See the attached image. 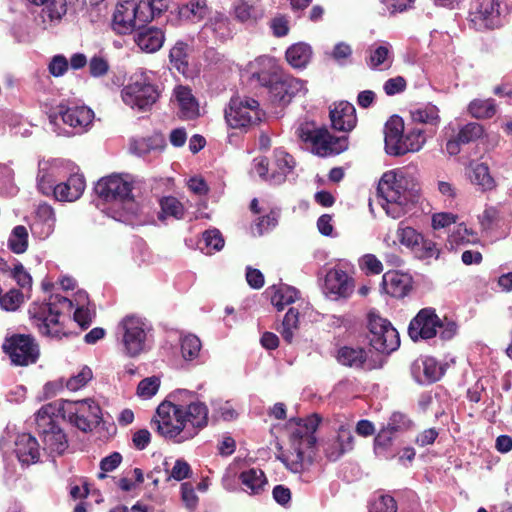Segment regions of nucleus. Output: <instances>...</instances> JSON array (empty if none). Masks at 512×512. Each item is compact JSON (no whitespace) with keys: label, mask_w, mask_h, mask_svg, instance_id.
Returning <instances> with one entry per match:
<instances>
[{"label":"nucleus","mask_w":512,"mask_h":512,"mask_svg":"<svg viewBox=\"0 0 512 512\" xmlns=\"http://www.w3.org/2000/svg\"><path fill=\"white\" fill-rule=\"evenodd\" d=\"M317 423L313 420L290 419L288 422L290 450L279 459L288 470L301 473L312 463L316 445Z\"/></svg>","instance_id":"39448f33"},{"label":"nucleus","mask_w":512,"mask_h":512,"mask_svg":"<svg viewBox=\"0 0 512 512\" xmlns=\"http://www.w3.org/2000/svg\"><path fill=\"white\" fill-rule=\"evenodd\" d=\"M160 207L162 215L165 217H173L180 220L185 216V207L176 197H163L160 200Z\"/></svg>","instance_id":"a18cd8bd"},{"label":"nucleus","mask_w":512,"mask_h":512,"mask_svg":"<svg viewBox=\"0 0 512 512\" xmlns=\"http://www.w3.org/2000/svg\"><path fill=\"white\" fill-rule=\"evenodd\" d=\"M67 401L64 403H48L42 406L35 414V421L37 428L47 427L56 425L54 417L62 415L63 418H67V413H64V409H67Z\"/></svg>","instance_id":"c9c22d12"},{"label":"nucleus","mask_w":512,"mask_h":512,"mask_svg":"<svg viewBox=\"0 0 512 512\" xmlns=\"http://www.w3.org/2000/svg\"><path fill=\"white\" fill-rule=\"evenodd\" d=\"M173 96L179 106V114L182 119L192 120L199 117V104L189 87L183 85L176 86Z\"/></svg>","instance_id":"393cba45"},{"label":"nucleus","mask_w":512,"mask_h":512,"mask_svg":"<svg viewBox=\"0 0 512 512\" xmlns=\"http://www.w3.org/2000/svg\"><path fill=\"white\" fill-rule=\"evenodd\" d=\"M74 306L76 308L89 307V298L86 291H78L73 300L58 294L52 295L48 303H34L29 308V314L32 324L40 334L60 339L66 335L60 321V315L64 312H70Z\"/></svg>","instance_id":"20e7f679"},{"label":"nucleus","mask_w":512,"mask_h":512,"mask_svg":"<svg viewBox=\"0 0 512 512\" xmlns=\"http://www.w3.org/2000/svg\"><path fill=\"white\" fill-rule=\"evenodd\" d=\"M92 376V370L89 367L84 366L78 374L69 378L66 386L71 391H77L84 387L92 379Z\"/></svg>","instance_id":"13d9d810"},{"label":"nucleus","mask_w":512,"mask_h":512,"mask_svg":"<svg viewBox=\"0 0 512 512\" xmlns=\"http://www.w3.org/2000/svg\"><path fill=\"white\" fill-rule=\"evenodd\" d=\"M352 47L346 42H338L334 45L332 51L330 52V57L339 65V66H347L352 64Z\"/></svg>","instance_id":"603ef678"},{"label":"nucleus","mask_w":512,"mask_h":512,"mask_svg":"<svg viewBox=\"0 0 512 512\" xmlns=\"http://www.w3.org/2000/svg\"><path fill=\"white\" fill-rule=\"evenodd\" d=\"M269 26L275 37H284L289 33V20L285 15H277L269 22Z\"/></svg>","instance_id":"0e129e2a"},{"label":"nucleus","mask_w":512,"mask_h":512,"mask_svg":"<svg viewBox=\"0 0 512 512\" xmlns=\"http://www.w3.org/2000/svg\"><path fill=\"white\" fill-rule=\"evenodd\" d=\"M467 171L471 183L478 186L481 191H491L496 187V181L491 176L486 163L472 161Z\"/></svg>","instance_id":"7c9ffc66"},{"label":"nucleus","mask_w":512,"mask_h":512,"mask_svg":"<svg viewBox=\"0 0 512 512\" xmlns=\"http://www.w3.org/2000/svg\"><path fill=\"white\" fill-rule=\"evenodd\" d=\"M170 397L175 402L164 401L157 408V431L166 439L182 443L194 438L208 425L209 410L186 389H179Z\"/></svg>","instance_id":"f257e3e1"},{"label":"nucleus","mask_w":512,"mask_h":512,"mask_svg":"<svg viewBox=\"0 0 512 512\" xmlns=\"http://www.w3.org/2000/svg\"><path fill=\"white\" fill-rule=\"evenodd\" d=\"M478 220L481 231L489 234L500 225V209L497 206H486Z\"/></svg>","instance_id":"a19ab883"},{"label":"nucleus","mask_w":512,"mask_h":512,"mask_svg":"<svg viewBox=\"0 0 512 512\" xmlns=\"http://www.w3.org/2000/svg\"><path fill=\"white\" fill-rule=\"evenodd\" d=\"M330 120L335 130L349 132L357 123L356 109L353 104L341 101L330 110Z\"/></svg>","instance_id":"b1692460"},{"label":"nucleus","mask_w":512,"mask_h":512,"mask_svg":"<svg viewBox=\"0 0 512 512\" xmlns=\"http://www.w3.org/2000/svg\"><path fill=\"white\" fill-rule=\"evenodd\" d=\"M2 348L17 366L34 364L40 356L39 346L31 335L15 334L5 340Z\"/></svg>","instance_id":"4468645a"},{"label":"nucleus","mask_w":512,"mask_h":512,"mask_svg":"<svg viewBox=\"0 0 512 512\" xmlns=\"http://www.w3.org/2000/svg\"><path fill=\"white\" fill-rule=\"evenodd\" d=\"M411 252L420 260L438 259L440 256V249L436 243L424 235H422V240H419Z\"/></svg>","instance_id":"79ce46f5"},{"label":"nucleus","mask_w":512,"mask_h":512,"mask_svg":"<svg viewBox=\"0 0 512 512\" xmlns=\"http://www.w3.org/2000/svg\"><path fill=\"white\" fill-rule=\"evenodd\" d=\"M69 422L83 432L92 431L102 420L100 406L92 399L66 402Z\"/></svg>","instance_id":"ddd939ff"},{"label":"nucleus","mask_w":512,"mask_h":512,"mask_svg":"<svg viewBox=\"0 0 512 512\" xmlns=\"http://www.w3.org/2000/svg\"><path fill=\"white\" fill-rule=\"evenodd\" d=\"M425 142L424 131L419 128H412L404 135L400 145V148L403 150L401 156L408 152L419 151L424 146Z\"/></svg>","instance_id":"ea45409f"},{"label":"nucleus","mask_w":512,"mask_h":512,"mask_svg":"<svg viewBox=\"0 0 512 512\" xmlns=\"http://www.w3.org/2000/svg\"><path fill=\"white\" fill-rule=\"evenodd\" d=\"M85 189V179L82 175H71L66 182L54 187V196L60 201H75L80 198Z\"/></svg>","instance_id":"c756f323"},{"label":"nucleus","mask_w":512,"mask_h":512,"mask_svg":"<svg viewBox=\"0 0 512 512\" xmlns=\"http://www.w3.org/2000/svg\"><path fill=\"white\" fill-rule=\"evenodd\" d=\"M200 339L193 334L185 335L181 338V353L185 360H194L198 357L201 350Z\"/></svg>","instance_id":"09e8293b"},{"label":"nucleus","mask_w":512,"mask_h":512,"mask_svg":"<svg viewBox=\"0 0 512 512\" xmlns=\"http://www.w3.org/2000/svg\"><path fill=\"white\" fill-rule=\"evenodd\" d=\"M37 186L43 195L54 194L55 179L53 175L45 168H40L37 176Z\"/></svg>","instance_id":"bf43d9fd"},{"label":"nucleus","mask_w":512,"mask_h":512,"mask_svg":"<svg viewBox=\"0 0 512 512\" xmlns=\"http://www.w3.org/2000/svg\"><path fill=\"white\" fill-rule=\"evenodd\" d=\"M95 316H96L95 309L90 308V307L76 308L75 312H74V320L83 329H86L91 325Z\"/></svg>","instance_id":"338daca9"},{"label":"nucleus","mask_w":512,"mask_h":512,"mask_svg":"<svg viewBox=\"0 0 512 512\" xmlns=\"http://www.w3.org/2000/svg\"><path fill=\"white\" fill-rule=\"evenodd\" d=\"M190 474V465L183 459H177L167 480L174 479L176 481H182L190 477Z\"/></svg>","instance_id":"69168bd1"},{"label":"nucleus","mask_w":512,"mask_h":512,"mask_svg":"<svg viewBox=\"0 0 512 512\" xmlns=\"http://www.w3.org/2000/svg\"><path fill=\"white\" fill-rule=\"evenodd\" d=\"M305 81L287 74L272 56L258 57V87L260 95L273 108H284L299 93L305 94Z\"/></svg>","instance_id":"f03ea898"},{"label":"nucleus","mask_w":512,"mask_h":512,"mask_svg":"<svg viewBox=\"0 0 512 512\" xmlns=\"http://www.w3.org/2000/svg\"><path fill=\"white\" fill-rule=\"evenodd\" d=\"M366 58L367 66L372 70H383L389 68L393 61V53L388 43L377 47H370Z\"/></svg>","instance_id":"f704fd0d"},{"label":"nucleus","mask_w":512,"mask_h":512,"mask_svg":"<svg viewBox=\"0 0 512 512\" xmlns=\"http://www.w3.org/2000/svg\"><path fill=\"white\" fill-rule=\"evenodd\" d=\"M484 128L481 124L470 122L462 126L456 137L460 143L468 144L482 137Z\"/></svg>","instance_id":"8fccbe9b"},{"label":"nucleus","mask_w":512,"mask_h":512,"mask_svg":"<svg viewBox=\"0 0 512 512\" xmlns=\"http://www.w3.org/2000/svg\"><path fill=\"white\" fill-rule=\"evenodd\" d=\"M353 288L352 279L343 270L332 269L325 277V291L332 299L347 298Z\"/></svg>","instance_id":"6ab92c4d"},{"label":"nucleus","mask_w":512,"mask_h":512,"mask_svg":"<svg viewBox=\"0 0 512 512\" xmlns=\"http://www.w3.org/2000/svg\"><path fill=\"white\" fill-rule=\"evenodd\" d=\"M369 512H397L396 501L390 495H380L370 503Z\"/></svg>","instance_id":"6e6d98bb"},{"label":"nucleus","mask_w":512,"mask_h":512,"mask_svg":"<svg viewBox=\"0 0 512 512\" xmlns=\"http://www.w3.org/2000/svg\"><path fill=\"white\" fill-rule=\"evenodd\" d=\"M165 145V138L161 134H154L147 138L135 140L130 149L137 155H145L151 151L162 150Z\"/></svg>","instance_id":"4c0bfd02"},{"label":"nucleus","mask_w":512,"mask_h":512,"mask_svg":"<svg viewBox=\"0 0 512 512\" xmlns=\"http://www.w3.org/2000/svg\"><path fill=\"white\" fill-rule=\"evenodd\" d=\"M468 111L472 117L477 119H484L493 117L496 113V107L493 99H475L470 102Z\"/></svg>","instance_id":"c03bdc74"},{"label":"nucleus","mask_w":512,"mask_h":512,"mask_svg":"<svg viewBox=\"0 0 512 512\" xmlns=\"http://www.w3.org/2000/svg\"><path fill=\"white\" fill-rule=\"evenodd\" d=\"M161 89L149 73L141 72L130 78L121 90L122 101L138 111L149 110L160 98Z\"/></svg>","instance_id":"1a4fd4ad"},{"label":"nucleus","mask_w":512,"mask_h":512,"mask_svg":"<svg viewBox=\"0 0 512 512\" xmlns=\"http://www.w3.org/2000/svg\"><path fill=\"white\" fill-rule=\"evenodd\" d=\"M396 234L399 242L411 251L417 245L419 240H422L421 233L417 232L410 226H404L403 222L399 223Z\"/></svg>","instance_id":"3c124183"},{"label":"nucleus","mask_w":512,"mask_h":512,"mask_svg":"<svg viewBox=\"0 0 512 512\" xmlns=\"http://www.w3.org/2000/svg\"><path fill=\"white\" fill-rule=\"evenodd\" d=\"M411 420L406 414L401 412H394L389 418L386 428L391 432H398L409 428Z\"/></svg>","instance_id":"e2e57ef3"},{"label":"nucleus","mask_w":512,"mask_h":512,"mask_svg":"<svg viewBox=\"0 0 512 512\" xmlns=\"http://www.w3.org/2000/svg\"><path fill=\"white\" fill-rule=\"evenodd\" d=\"M252 114H256V100L248 96H235L225 109V120L231 128H246L252 123Z\"/></svg>","instance_id":"dca6fc26"},{"label":"nucleus","mask_w":512,"mask_h":512,"mask_svg":"<svg viewBox=\"0 0 512 512\" xmlns=\"http://www.w3.org/2000/svg\"><path fill=\"white\" fill-rule=\"evenodd\" d=\"M299 329V311L293 307L285 314L280 327L277 329L287 344H292Z\"/></svg>","instance_id":"e433bc0d"},{"label":"nucleus","mask_w":512,"mask_h":512,"mask_svg":"<svg viewBox=\"0 0 512 512\" xmlns=\"http://www.w3.org/2000/svg\"><path fill=\"white\" fill-rule=\"evenodd\" d=\"M412 373L418 383H433L442 377L444 368L434 357L426 356L413 363Z\"/></svg>","instance_id":"412c9836"},{"label":"nucleus","mask_w":512,"mask_h":512,"mask_svg":"<svg viewBox=\"0 0 512 512\" xmlns=\"http://www.w3.org/2000/svg\"><path fill=\"white\" fill-rule=\"evenodd\" d=\"M297 140L311 148L312 152L321 157L337 155L348 148L347 137H335L326 128H318L313 121H301L294 127Z\"/></svg>","instance_id":"0eeeda50"},{"label":"nucleus","mask_w":512,"mask_h":512,"mask_svg":"<svg viewBox=\"0 0 512 512\" xmlns=\"http://www.w3.org/2000/svg\"><path fill=\"white\" fill-rule=\"evenodd\" d=\"M24 301V295L17 289H11L0 296V306L6 311H16Z\"/></svg>","instance_id":"5fc2aeb1"},{"label":"nucleus","mask_w":512,"mask_h":512,"mask_svg":"<svg viewBox=\"0 0 512 512\" xmlns=\"http://www.w3.org/2000/svg\"><path fill=\"white\" fill-rule=\"evenodd\" d=\"M392 434L393 432L385 427L376 435L374 439V450L377 455L387 457L385 451L391 445Z\"/></svg>","instance_id":"680f3d73"},{"label":"nucleus","mask_w":512,"mask_h":512,"mask_svg":"<svg viewBox=\"0 0 512 512\" xmlns=\"http://www.w3.org/2000/svg\"><path fill=\"white\" fill-rule=\"evenodd\" d=\"M312 55V47L305 42L292 44L285 53L287 62L295 69H304L309 64Z\"/></svg>","instance_id":"72a5a7b5"},{"label":"nucleus","mask_w":512,"mask_h":512,"mask_svg":"<svg viewBox=\"0 0 512 512\" xmlns=\"http://www.w3.org/2000/svg\"><path fill=\"white\" fill-rule=\"evenodd\" d=\"M55 213L53 208L46 204H40L36 209L35 218L30 225L32 235L39 239L48 238L55 228Z\"/></svg>","instance_id":"4be33fe9"},{"label":"nucleus","mask_w":512,"mask_h":512,"mask_svg":"<svg viewBox=\"0 0 512 512\" xmlns=\"http://www.w3.org/2000/svg\"><path fill=\"white\" fill-rule=\"evenodd\" d=\"M367 339L372 348L380 353L390 354L400 346L398 331L391 322L371 311L367 315Z\"/></svg>","instance_id":"9b49d317"},{"label":"nucleus","mask_w":512,"mask_h":512,"mask_svg":"<svg viewBox=\"0 0 512 512\" xmlns=\"http://www.w3.org/2000/svg\"><path fill=\"white\" fill-rule=\"evenodd\" d=\"M9 248L16 254L24 253L28 248V231L23 225H18L13 228L9 239Z\"/></svg>","instance_id":"37998d69"},{"label":"nucleus","mask_w":512,"mask_h":512,"mask_svg":"<svg viewBox=\"0 0 512 512\" xmlns=\"http://www.w3.org/2000/svg\"><path fill=\"white\" fill-rule=\"evenodd\" d=\"M280 209L273 207L267 214H263V210L258 207V235L268 233L273 230L279 222Z\"/></svg>","instance_id":"de8ad7c7"},{"label":"nucleus","mask_w":512,"mask_h":512,"mask_svg":"<svg viewBox=\"0 0 512 512\" xmlns=\"http://www.w3.org/2000/svg\"><path fill=\"white\" fill-rule=\"evenodd\" d=\"M211 405L213 408L212 418L214 419L231 421L237 417V412L228 401L213 400Z\"/></svg>","instance_id":"864d4df0"},{"label":"nucleus","mask_w":512,"mask_h":512,"mask_svg":"<svg viewBox=\"0 0 512 512\" xmlns=\"http://www.w3.org/2000/svg\"><path fill=\"white\" fill-rule=\"evenodd\" d=\"M354 437L347 428L340 427L335 435L328 438L323 446L324 453L328 460L337 461L345 453L353 449Z\"/></svg>","instance_id":"a211bd4d"},{"label":"nucleus","mask_w":512,"mask_h":512,"mask_svg":"<svg viewBox=\"0 0 512 512\" xmlns=\"http://www.w3.org/2000/svg\"><path fill=\"white\" fill-rule=\"evenodd\" d=\"M58 114L61 116L63 122L71 127L83 130L87 127L94 117L93 111L85 106H74L64 108L59 107Z\"/></svg>","instance_id":"c85d7f7f"},{"label":"nucleus","mask_w":512,"mask_h":512,"mask_svg":"<svg viewBox=\"0 0 512 512\" xmlns=\"http://www.w3.org/2000/svg\"><path fill=\"white\" fill-rule=\"evenodd\" d=\"M44 444V450L50 454L61 455L68 447L66 435L57 425L38 428Z\"/></svg>","instance_id":"cd10ccee"},{"label":"nucleus","mask_w":512,"mask_h":512,"mask_svg":"<svg viewBox=\"0 0 512 512\" xmlns=\"http://www.w3.org/2000/svg\"><path fill=\"white\" fill-rule=\"evenodd\" d=\"M294 168V158L280 148L274 150L273 161L258 156V176L270 185L284 183Z\"/></svg>","instance_id":"f8f14e48"},{"label":"nucleus","mask_w":512,"mask_h":512,"mask_svg":"<svg viewBox=\"0 0 512 512\" xmlns=\"http://www.w3.org/2000/svg\"><path fill=\"white\" fill-rule=\"evenodd\" d=\"M151 331L152 326L145 318L136 315L125 316L117 326L123 353L134 358L144 352Z\"/></svg>","instance_id":"9d476101"},{"label":"nucleus","mask_w":512,"mask_h":512,"mask_svg":"<svg viewBox=\"0 0 512 512\" xmlns=\"http://www.w3.org/2000/svg\"><path fill=\"white\" fill-rule=\"evenodd\" d=\"M457 331L458 325L455 321L447 317L440 319L433 308L421 309L408 326V335L414 342L434 338L438 333L442 340L448 341Z\"/></svg>","instance_id":"6e6552de"},{"label":"nucleus","mask_w":512,"mask_h":512,"mask_svg":"<svg viewBox=\"0 0 512 512\" xmlns=\"http://www.w3.org/2000/svg\"><path fill=\"white\" fill-rule=\"evenodd\" d=\"M337 359L342 365L352 368H364L368 370L375 368L374 365L367 361V352L361 347L344 346L339 349Z\"/></svg>","instance_id":"473e14b6"},{"label":"nucleus","mask_w":512,"mask_h":512,"mask_svg":"<svg viewBox=\"0 0 512 512\" xmlns=\"http://www.w3.org/2000/svg\"><path fill=\"white\" fill-rule=\"evenodd\" d=\"M298 290L286 284L272 285L263 293V297L281 311L285 306L293 303L298 297Z\"/></svg>","instance_id":"bb28decb"},{"label":"nucleus","mask_w":512,"mask_h":512,"mask_svg":"<svg viewBox=\"0 0 512 512\" xmlns=\"http://www.w3.org/2000/svg\"><path fill=\"white\" fill-rule=\"evenodd\" d=\"M14 452L23 466L35 464L40 460V447L38 441L28 433H23L17 436Z\"/></svg>","instance_id":"5701e85b"},{"label":"nucleus","mask_w":512,"mask_h":512,"mask_svg":"<svg viewBox=\"0 0 512 512\" xmlns=\"http://www.w3.org/2000/svg\"><path fill=\"white\" fill-rule=\"evenodd\" d=\"M187 50L188 45L182 41H178L170 50V62L180 73H185L188 67Z\"/></svg>","instance_id":"49530a36"},{"label":"nucleus","mask_w":512,"mask_h":512,"mask_svg":"<svg viewBox=\"0 0 512 512\" xmlns=\"http://www.w3.org/2000/svg\"><path fill=\"white\" fill-rule=\"evenodd\" d=\"M382 285L387 294L394 298L405 297L412 288V279L407 274L387 272L382 277Z\"/></svg>","instance_id":"a878e982"},{"label":"nucleus","mask_w":512,"mask_h":512,"mask_svg":"<svg viewBox=\"0 0 512 512\" xmlns=\"http://www.w3.org/2000/svg\"><path fill=\"white\" fill-rule=\"evenodd\" d=\"M406 80L402 76L390 78L385 81L383 90L388 96H393L403 92L406 89Z\"/></svg>","instance_id":"774afa93"},{"label":"nucleus","mask_w":512,"mask_h":512,"mask_svg":"<svg viewBox=\"0 0 512 512\" xmlns=\"http://www.w3.org/2000/svg\"><path fill=\"white\" fill-rule=\"evenodd\" d=\"M384 134L386 153L390 156H401L403 150L400 145L405 135L403 119L398 115L390 117L385 124Z\"/></svg>","instance_id":"aec40b11"},{"label":"nucleus","mask_w":512,"mask_h":512,"mask_svg":"<svg viewBox=\"0 0 512 512\" xmlns=\"http://www.w3.org/2000/svg\"><path fill=\"white\" fill-rule=\"evenodd\" d=\"M139 10L140 5L133 0L117 4L112 19V29L120 35L132 33L145 22Z\"/></svg>","instance_id":"2eb2a0df"},{"label":"nucleus","mask_w":512,"mask_h":512,"mask_svg":"<svg viewBox=\"0 0 512 512\" xmlns=\"http://www.w3.org/2000/svg\"><path fill=\"white\" fill-rule=\"evenodd\" d=\"M160 386V379L156 376L148 377L141 380L137 387V394L142 397L149 399L154 396Z\"/></svg>","instance_id":"4d7b16f0"},{"label":"nucleus","mask_w":512,"mask_h":512,"mask_svg":"<svg viewBox=\"0 0 512 512\" xmlns=\"http://www.w3.org/2000/svg\"><path fill=\"white\" fill-rule=\"evenodd\" d=\"M419 187L402 171H388L381 177L377 194L386 214L399 219L407 214L419 200Z\"/></svg>","instance_id":"7ed1b4c3"},{"label":"nucleus","mask_w":512,"mask_h":512,"mask_svg":"<svg viewBox=\"0 0 512 512\" xmlns=\"http://www.w3.org/2000/svg\"><path fill=\"white\" fill-rule=\"evenodd\" d=\"M499 0H474L470 21L476 30L494 29L500 26Z\"/></svg>","instance_id":"f3484780"},{"label":"nucleus","mask_w":512,"mask_h":512,"mask_svg":"<svg viewBox=\"0 0 512 512\" xmlns=\"http://www.w3.org/2000/svg\"><path fill=\"white\" fill-rule=\"evenodd\" d=\"M203 240L209 253L212 251H220L224 246V238L218 229L207 230L203 233Z\"/></svg>","instance_id":"052dcab7"},{"label":"nucleus","mask_w":512,"mask_h":512,"mask_svg":"<svg viewBox=\"0 0 512 512\" xmlns=\"http://www.w3.org/2000/svg\"><path fill=\"white\" fill-rule=\"evenodd\" d=\"M164 33L156 27H145L135 35V42L145 52L153 53L159 50L164 43Z\"/></svg>","instance_id":"2f4dec72"},{"label":"nucleus","mask_w":512,"mask_h":512,"mask_svg":"<svg viewBox=\"0 0 512 512\" xmlns=\"http://www.w3.org/2000/svg\"><path fill=\"white\" fill-rule=\"evenodd\" d=\"M133 189L134 180L129 174L101 178L95 186L96 194L111 205L113 218L118 220H122L126 215L138 213L139 206L134 199Z\"/></svg>","instance_id":"423d86ee"},{"label":"nucleus","mask_w":512,"mask_h":512,"mask_svg":"<svg viewBox=\"0 0 512 512\" xmlns=\"http://www.w3.org/2000/svg\"><path fill=\"white\" fill-rule=\"evenodd\" d=\"M414 122L437 127L440 123L439 108L431 103H427L411 112Z\"/></svg>","instance_id":"58836bf2"}]
</instances>
